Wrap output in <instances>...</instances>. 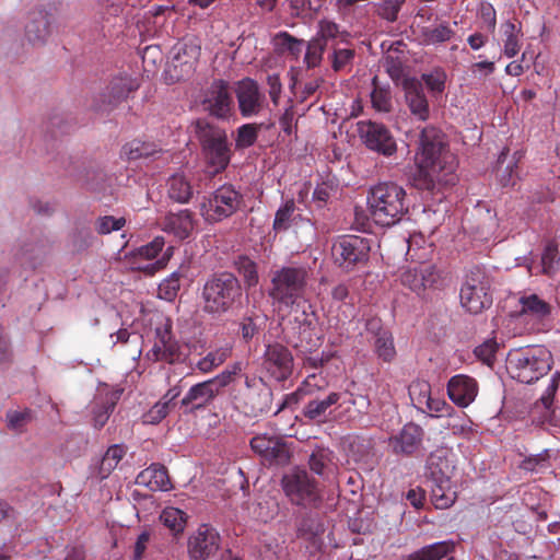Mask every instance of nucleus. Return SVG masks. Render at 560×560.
Listing matches in <instances>:
<instances>
[{
	"label": "nucleus",
	"mask_w": 560,
	"mask_h": 560,
	"mask_svg": "<svg viewBox=\"0 0 560 560\" xmlns=\"http://www.w3.org/2000/svg\"><path fill=\"white\" fill-rule=\"evenodd\" d=\"M415 162L416 168L409 174L408 183L425 198H434L457 182L456 156L450 150L446 136L435 127L420 131Z\"/></svg>",
	"instance_id": "obj_1"
},
{
	"label": "nucleus",
	"mask_w": 560,
	"mask_h": 560,
	"mask_svg": "<svg viewBox=\"0 0 560 560\" xmlns=\"http://www.w3.org/2000/svg\"><path fill=\"white\" fill-rule=\"evenodd\" d=\"M199 299L202 313L217 319L242 304L243 288L233 272L219 271L207 277Z\"/></svg>",
	"instance_id": "obj_2"
},
{
	"label": "nucleus",
	"mask_w": 560,
	"mask_h": 560,
	"mask_svg": "<svg viewBox=\"0 0 560 560\" xmlns=\"http://www.w3.org/2000/svg\"><path fill=\"white\" fill-rule=\"evenodd\" d=\"M189 129L201 148L206 173L210 177H214L224 172L232 158V144L225 129L207 118L192 120Z\"/></svg>",
	"instance_id": "obj_3"
},
{
	"label": "nucleus",
	"mask_w": 560,
	"mask_h": 560,
	"mask_svg": "<svg viewBox=\"0 0 560 560\" xmlns=\"http://www.w3.org/2000/svg\"><path fill=\"white\" fill-rule=\"evenodd\" d=\"M368 210L374 223L393 226L409 214L406 189L395 182H381L368 191Z\"/></svg>",
	"instance_id": "obj_4"
},
{
	"label": "nucleus",
	"mask_w": 560,
	"mask_h": 560,
	"mask_svg": "<svg viewBox=\"0 0 560 560\" xmlns=\"http://www.w3.org/2000/svg\"><path fill=\"white\" fill-rule=\"evenodd\" d=\"M551 364V352L544 346L512 349L506 357L509 374L524 384L537 382L550 371Z\"/></svg>",
	"instance_id": "obj_5"
},
{
	"label": "nucleus",
	"mask_w": 560,
	"mask_h": 560,
	"mask_svg": "<svg viewBox=\"0 0 560 560\" xmlns=\"http://www.w3.org/2000/svg\"><path fill=\"white\" fill-rule=\"evenodd\" d=\"M310 278L311 270L305 266H283L272 272L268 295L273 303L292 307L306 294Z\"/></svg>",
	"instance_id": "obj_6"
},
{
	"label": "nucleus",
	"mask_w": 560,
	"mask_h": 560,
	"mask_svg": "<svg viewBox=\"0 0 560 560\" xmlns=\"http://www.w3.org/2000/svg\"><path fill=\"white\" fill-rule=\"evenodd\" d=\"M280 486L292 505L313 510L323 503L318 481L303 468L295 467L283 474Z\"/></svg>",
	"instance_id": "obj_7"
},
{
	"label": "nucleus",
	"mask_w": 560,
	"mask_h": 560,
	"mask_svg": "<svg viewBox=\"0 0 560 560\" xmlns=\"http://www.w3.org/2000/svg\"><path fill=\"white\" fill-rule=\"evenodd\" d=\"M460 303L471 314H479L492 305L491 279L480 266L467 272L460 288Z\"/></svg>",
	"instance_id": "obj_8"
},
{
	"label": "nucleus",
	"mask_w": 560,
	"mask_h": 560,
	"mask_svg": "<svg viewBox=\"0 0 560 560\" xmlns=\"http://www.w3.org/2000/svg\"><path fill=\"white\" fill-rule=\"evenodd\" d=\"M372 240L357 235L339 236L332 244L335 264L349 272L366 266L370 259Z\"/></svg>",
	"instance_id": "obj_9"
},
{
	"label": "nucleus",
	"mask_w": 560,
	"mask_h": 560,
	"mask_svg": "<svg viewBox=\"0 0 560 560\" xmlns=\"http://www.w3.org/2000/svg\"><path fill=\"white\" fill-rule=\"evenodd\" d=\"M243 203L242 192L232 184H223L202 202L200 212L206 221L220 222L236 213Z\"/></svg>",
	"instance_id": "obj_10"
},
{
	"label": "nucleus",
	"mask_w": 560,
	"mask_h": 560,
	"mask_svg": "<svg viewBox=\"0 0 560 560\" xmlns=\"http://www.w3.org/2000/svg\"><path fill=\"white\" fill-rule=\"evenodd\" d=\"M357 131L365 148L385 158L397 152V141L387 126L373 120H361L357 124Z\"/></svg>",
	"instance_id": "obj_11"
},
{
	"label": "nucleus",
	"mask_w": 560,
	"mask_h": 560,
	"mask_svg": "<svg viewBox=\"0 0 560 560\" xmlns=\"http://www.w3.org/2000/svg\"><path fill=\"white\" fill-rule=\"evenodd\" d=\"M221 541L217 528L200 524L187 539V556L190 560H208L220 549Z\"/></svg>",
	"instance_id": "obj_12"
},
{
	"label": "nucleus",
	"mask_w": 560,
	"mask_h": 560,
	"mask_svg": "<svg viewBox=\"0 0 560 560\" xmlns=\"http://www.w3.org/2000/svg\"><path fill=\"white\" fill-rule=\"evenodd\" d=\"M252 450L268 465H285L290 462L291 451L288 443L279 436L256 435L250 440Z\"/></svg>",
	"instance_id": "obj_13"
},
{
	"label": "nucleus",
	"mask_w": 560,
	"mask_h": 560,
	"mask_svg": "<svg viewBox=\"0 0 560 560\" xmlns=\"http://www.w3.org/2000/svg\"><path fill=\"white\" fill-rule=\"evenodd\" d=\"M171 62L168 71L177 80L189 77L200 56V47L194 42H178L171 51Z\"/></svg>",
	"instance_id": "obj_14"
},
{
	"label": "nucleus",
	"mask_w": 560,
	"mask_h": 560,
	"mask_svg": "<svg viewBox=\"0 0 560 560\" xmlns=\"http://www.w3.org/2000/svg\"><path fill=\"white\" fill-rule=\"evenodd\" d=\"M137 89L131 79L118 78L110 82L106 91L96 96L92 109L101 114H109L120 103L126 101L129 94Z\"/></svg>",
	"instance_id": "obj_15"
},
{
	"label": "nucleus",
	"mask_w": 560,
	"mask_h": 560,
	"mask_svg": "<svg viewBox=\"0 0 560 560\" xmlns=\"http://www.w3.org/2000/svg\"><path fill=\"white\" fill-rule=\"evenodd\" d=\"M155 336L156 341L148 352V358L153 361H165L170 364L179 362L182 359L180 346L173 336L170 319L155 328Z\"/></svg>",
	"instance_id": "obj_16"
},
{
	"label": "nucleus",
	"mask_w": 560,
	"mask_h": 560,
	"mask_svg": "<svg viewBox=\"0 0 560 560\" xmlns=\"http://www.w3.org/2000/svg\"><path fill=\"white\" fill-rule=\"evenodd\" d=\"M52 15L44 8L28 12L24 25V38L33 47L44 46L51 35Z\"/></svg>",
	"instance_id": "obj_17"
},
{
	"label": "nucleus",
	"mask_w": 560,
	"mask_h": 560,
	"mask_svg": "<svg viewBox=\"0 0 560 560\" xmlns=\"http://www.w3.org/2000/svg\"><path fill=\"white\" fill-rule=\"evenodd\" d=\"M294 335L288 336V343L301 353H310L319 347V338L315 336V313L303 311L302 318L295 317Z\"/></svg>",
	"instance_id": "obj_18"
},
{
	"label": "nucleus",
	"mask_w": 560,
	"mask_h": 560,
	"mask_svg": "<svg viewBox=\"0 0 560 560\" xmlns=\"http://www.w3.org/2000/svg\"><path fill=\"white\" fill-rule=\"evenodd\" d=\"M265 365L276 381L283 382L292 374L293 357L285 346L275 342L267 346Z\"/></svg>",
	"instance_id": "obj_19"
},
{
	"label": "nucleus",
	"mask_w": 560,
	"mask_h": 560,
	"mask_svg": "<svg viewBox=\"0 0 560 560\" xmlns=\"http://www.w3.org/2000/svg\"><path fill=\"white\" fill-rule=\"evenodd\" d=\"M217 388L208 381L192 385L179 401L184 415H194L209 408L218 397Z\"/></svg>",
	"instance_id": "obj_20"
},
{
	"label": "nucleus",
	"mask_w": 560,
	"mask_h": 560,
	"mask_svg": "<svg viewBox=\"0 0 560 560\" xmlns=\"http://www.w3.org/2000/svg\"><path fill=\"white\" fill-rule=\"evenodd\" d=\"M236 98L243 117H252L261 112L265 95L260 92L256 81L245 78L237 83Z\"/></svg>",
	"instance_id": "obj_21"
},
{
	"label": "nucleus",
	"mask_w": 560,
	"mask_h": 560,
	"mask_svg": "<svg viewBox=\"0 0 560 560\" xmlns=\"http://www.w3.org/2000/svg\"><path fill=\"white\" fill-rule=\"evenodd\" d=\"M423 436L424 430L419 424L408 422L389 439V445L396 455L412 456L420 451Z\"/></svg>",
	"instance_id": "obj_22"
},
{
	"label": "nucleus",
	"mask_w": 560,
	"mask_h": 560,
	"mask_svg": "<svg viewBox=\"0 0 560 560\" xmlns=\"http://www.w3.org/2000/svg\"><path fill=\"white\" fill-rule=\"evenodd\" d=\"M440 279L439 270L430 264H421L401 275V283L418 295L422 294L428 288L434 287Z\"/></svg>",
	"instance_id": "obj_23"
},
{
	"label": "nucleus",
	"mask_w": 560,
	"mask_h": 560,
	"mask_svg": "<svg viewBox=\"0 0 560 560\" xmlns=\"http://www.w3.org/2000/svg\"><path fill=\"white\" fill-rule=\"evenodd\" d=\"M202 105L217 118L228 117L232 106L228 83L222 80L214 81L207 91Z\"/></svg>",
	"instance_id": "obj_24"
},
{
	"label": "nucleus",
	"mask_w": 560,
	"mask_h": 560,
	"mask_svg": "<svg viewBox=\"0 0 560 560\" xmlns=\"http://www.w3.org/2000/svg\"><path fill=\"white\" fill-rule=\"evenodd\" d=\"M404 90L411 114L420 120H427L430 116V108L422 82L416 78H407L404 80Z\"/></svg>",
	"instance_id": "obj_25"
},
{
	"label": "nucleus",
	"mask_w": 560,
	"mask_h": 560,
	"mask_svg": "<svg viewBox=\"0 0 560 560\" xmlns=\"http://www.w3.org/2000/svg\"><path fill=\"white\" fill-rule=\"evenodd\" d=\"M477 392V382L467 375H455L447 384L450 399L459 407L470 405L475 400Z\"/></svg>",
	"instance_id": "obj_26"
},
{
	"label": "nucleus",
	"mask_w": 560,
	"mask_h": 560,
	"mask_svg": "<svg viewBox=\"0 0 560 560\" xmlns=\"http://www.w3.org/2000/svg\"><path fill=\"white\" fill-rule=\"evenodd\" d=\"M454 466L448 459V451L446 448H438L433 451L427 459V477L430 482H446L451 480Z\"/></svg>",
	"instance_id": "obj_27"
},
{
	"label": "nucleus",
	"mask_w": 560,
	"mask_h": 560,
	"mask_svg": "<svg viewBox=\"0 0 560 560\" xmlns=\"http://www.w3.org/2000/svg\"><path fill=\"white\" fill-rule=\"evenodd\" d=\"M341 398L340 393L331 392L323 398L310 400L303 408L302 415L310 421L323 423L331 415V407Z\"/></svg>",
	"instance_id": "obj_28"
},
{
	"label": "nucleus",
	"mask_w": 560,
	"mask_h": 560,
	"mask_svg": "<svg viewBox=\"0 0 560 560\" xmlns=\"http://www.w3.org/2000/svg\"><path fill=\"white\" fill-rule=\"evenodd\" d=\"M273 393L271 388L261 385L259 388L252 389L245 401L244 412L250 417H258L271 411Z\"/></svg>",
	"instance_id": "obj_29"
},
{
	"label": "nucleus",
	"mask_w": 560,
	"mask_h": 560,
	"mask_svg": "<svg viewBox=\"0 0 560 560\" xmlns=\"http://www.w3.org/2000/svg\"><path fill=\"white\" fill-rule=\"evenodd\" d=\"M137 482L147 485L154 491H168L172 489L168 471L164 465L159 463H154L142 470L137 477Z\"/></svg>",
	"instance_id": "obj_30"
},
{
	"label": "nucleus",
	"mask_w": 560,
	"mask_h": 560,
	"mask_svg": "<svg viewBox=\"0 0 560 560\" xmlns=\"http://www.w3.org/2000/svg\"><path fill=\"white\" fill-rule=\"evenodd\" d=\"M122 390H110L104 396L100 395L92 408L93 424L95 429H102L107 422L110 413L114 411L118 400L120 399Z\"/></svg>",
	"instance_id": "obj_31"
},
{
	"label": "nucleus",
	"mask_w": 560,
	"mask_h": 560,
	"mask_svg": "<svg viewBox=\"0 0 560 560\" xmlns=\"http://www.w3.org/2000/svg\"><path fill=\"white\" fill-rule=\"evenodd\" d=\"M296 535L306 540H314L325 532L324 523L318 514L313 512H302L298 515Z\"/></svg>",
	"instance_id": "obj_32"
},
{
	"label": "nucleus",
	"mask_w": 560,
	"mask_h": 560,
	"mask_svg": "<svg viewBox=\"0 0 560 560\" xmlns=\"http://www.w3.org/2000/svg\"><path fill=\"white\" fill-rule=\"evenodd\" d=\"M162 152L161 147L153 141L133 139L121 148V154L128 161L141 159H155Z\"/></svg>",
	"instance_id": "obj_33"
},
{
	"label": "nucleus",
	"mask_w": 560,
	"mask_h": 560,
	"mask_svg": "<svg viewBox=\"0 0 560 560\" xmlns=\"http://www.w3.org/2000/svg\"><path fill=\"white\" fill-rule=\"evenodd\" d=\"M455 544L452 540H444L424 546L410 555L404 556L401 560H441L452 553Z\"/></svg>",
	"instance_id": "obj_34"
},
{
	"label": "nucleus",
	"mask_w": 560,
	"mask_h": 560,
	"mask_svg": "<svg viewBox=\"0 0 560 560\" xmlns=\"http://www.w3.org/2000/svg\"><path fill=\"white\" fill-rule=\"evenodd\" d=\"M165 230L173 233L177 238L189 237L194 230V220L189 210H182L178 213H171L165 219Z\"/></svg>",
	"instance_id": "obj_35"
},
{
	"label": "nucleus",
	"mask_w": 560,
	"mask_h": 560,
	"mask_svg": "<svg viewBox=\"0 0 560 560\" xmlns=\"http://www.w3.org/2000/svg\"><path fill=\"white\" fill-rule=\"evenodd\" d=\"M431 502L436 509L451 508L457 498L456 491L452 488L451 480L446 482H431Z\"/></svg>",
	"instance_id": "obj_36"
},
{
	"label": "nucleus",
	"mask_w": 560,
	"mask_h": 560,
	"mask_svg": "<svg viewBox=\"0 0 560 560\" xmlns=\"http://www.w3.org/2000/svg\"><path fill=\"white\" fill-rule=\"evenodd\" d=\"M521 314L529 315L537 319H545L551 314V305L537 294H529L520 299Z\"/></svg>",
	"instance_id": "obj_37"
},
{
	"label": "nucleus",
	"mask_w": 560,
	"mask_h": 560,
	"mask_svg": "<svg viewBox=\"0 0 560 560\" xmlns=\"http://www.w3.org/2000/svg\"><path fill=\"white\" fill-rule=\"evenodd\" d=\"M187 520L188 515L180 509L174 506H166L160 515V521L170 529L174 537L184 533Z\"/></svg>",
	"instance_id": "obj_38"
},
{
	"label": "nucleus",
	"mask_w": 560,
	"mask_h": 560,
	"mask_svg": "<svg viewBox=\"0 0 560 560\" xmlns=\"http://www.w3.org/2000/svg\"><path fill=\"white\" fill-rule=\"evenodd\" d=\"M126 452L127 448L122 444H114L109 446L101 459L98 467V477L101 479L107 478L110 475V472L117 467L119 462L124 458Z\"/></svg>",
	"instance_id": "obj_39"
},
{
	"label": "nucleus",
	"mask_w": 560,
	"mask_h": 560,
	"mask_svg": "<svg viewBox=\"0 0 560 560\" xmlns=\"http://www.w3.org/2000/svg\"><path fill=\"white\" fill-rule=\"evenodd\" d=\"M168 197L170 199L179 202L187 203L192 197V187L190 183L183 175H173L168 179Z\"/></svg>",
	"instance_id": "obj_40"
},
{
	"label": "nucleus",
	"mask_w": 560,
	"mask_h": 560,
	"mask_svg": "<svg viewBox=\"0 0 560 560\" xmlns=\"http://www.w3.org/2000/svg\"><path fill=\"white\" fill-rule=\"evenodd\" d=\"M275 126V122L269 124H245L238 127L237 135L235 139V147L236 149H247L252 147L257 138H258V131L261 128L270 129Z\"/></svg>",
	"instance_id": "obj_41"
},
{
	"label": "nucleus",
	"mask_w": 560,
	"mask_h": 560,
	"mask_svg": "<svg viewBox=\"0 0 560 560\" xmlns=\"http://www.w3.org/2000/svg\"><path fill=\"white\" fill-rule=\"evenodd\" d=\"M423 43L427 45H436L448 42L455 34L447 22L436 26H424L420 30Z\"/></svg>",
	"instance_id": "obj_42"
},
{
	"label": "nucleus",
	"mask_w": 560,
	"mask_h": 560,
	"mask_svg": "<svg viewBox=\"0 0 560 560\" xmlns=\"http://www.w3.org/2000/svg\"><path fill=\"white\" fill-rule=\"evenodd\" d=\"M376 357L383 362L390 363L396 358V348L392 331L370 341Z\"/></svg>",
	"instance_id": "obj_43"
},
{
	"label": "nucleus",
	"mask_w": 560,
	"mask_h": 560,
	"mask_svg": "<svg viewBox=\"0 0 560 560\" xmlns=\"http://www.w3.org/2000/svg\"><path fill=\"white\" fill-rule=\"evenodd\" d=\"M49 248L44 244H25L21 247L19 258L30 267L36 268L48 255Z\"/></svg>",
	"instance_id": "obj_44"
},
{
	"label": "nucleus",
	"mask_w": 560,
	"mask_h": 560,
	"mask_svg": "<svg viewBox=\"0 0 560 560\" xmlns=\"http://www.w3.org/2000/svg\"><path fill=\"white\" fill-rule=\"evenodd\" d=\"M234 266L238 273L243 277L244 283L247 289L254 288L259 282V276L257 270V265L247 256H238Z\"/></svg>",
	"instance_id": "obj_45"
},
{
	"label": "nucleus",
	"mask_w": 560,
	"mask_h": 560,
	"mask_svg": "<svg viewBox=\"0 0 560 560\" xmlns=\"http://www.w3.org/2000/svg\"><path fill=\"white\" fill-rule=\"evenodd\" d=\"M273 42L279 52L288 51L295 59L301 55L304 45L303 39H299L288 32L278 33L275 36Z\"/></svg>",
	"instance_id": "obj_46"
},
{
	"label": "nucleus",
	"mask_w": 560,
	"mask_h": 560,
	"mask_svg": "<svg viewBox=\"0 0 560 560\" xmlns=\"http://www.w3.org/2000/svg\"><path fill=\"white\" fill-rule=\"evenodd\" d=\"M373 91L371 93V102L373 107L378 112L387 113L392 108V94L388 86H381L377 77L372 80Z\"/></svg>",
	"instance_id": "obj_47"
},
{
	"label": "nucleus",
	"mask_w": 560,
	"mask_h": 560,
	"mask_svg": "<svg viewBox=\"0 0 560 560\" xmlns=\"http://www.w3.org/2000/svg\"><path fill=\"white\" fill-rule=\"evenodd\" d=\"M331 48L332 51L328 55V59L335 72L341 71L352 63L355 56L354 49L340 47L339 44H334Z\"/></svg>",
	"instance_id": "obj_48"
},
{
	"label": "nucleus",
	"mask_w": 560,
	"mask_h": 560,
	"mask_svg": "<svg viewBox=\"0 0 560 560\" xmlns=\"http://www.w3.org/2000/svg\"><path fill=\"white\" fill-rule=\"evenodd\" d=\"M94 242V236L90 229H75L70 235L69 246L73 253H83L88 250Z\"/></svg>",
	"instance_id": "obj_49"
},
{
	"label": "nucleus",
	"mask_w": 560,
	"mask_h": 560,
	"mask_svg": "<svg viewBox=\"0 0 560 560\" xmlns=\"http://www.w3.org/2000/svg\"><path fill=\"white\" fill-rule=\"evenodd\" d=\"M550 467V452L542 451L539 454L525 457L520 465V468L530 472H542Z\"/></svg>",
	"instance_id": "obj_50"
},
{
	"label": "nucleus",
	"mask_w": 560,
	"mask_h": 560,
	"mask_svg": "<svg viewBox=\"0 0 560 560\" xmlns=\"http://www.w3.org/2000/svg\"><path fill=\"white\" fill-rule=\"evenodd\" d=\"M33 419V411L28 408L18 411L8 410L5 413L7 427L14 432L22 433Z\"/></svg>",
	"instance_id": "obj_51"
},
{
	"label": "nucleus",
	"mask_w": 560,
	"mask_h": 560,
	"mask_svg": "<svg viewBox=\"0 0 560 560\" xmlns=\"http://www.w3.org/2000/svg\"><path fill=\"white\" fill-rule=\"evenodd\" d=\"M326 48L327 45L315 37L307 43L304 56V62L307 69H314L320 65Z\"/></svg>",
	"instance_id": "obj_52"
},
{
	"label": "nucleus",
	"mask_w": 560,
	"mask_h": 560,
	"mask_svg": "<svg viewBox=\"0 0 560 560\" xmlns=\"http://www.w3.org/2000/svg\"><path fill=\"white\" fill-rule=\"evenodd\" d=\"M295 210V203L293 199H289L281 206L275 215L273 230L276 232L287 231L291 225V219Z\"/></svg>",
	"instance_id": "obj_53"
},
{
	"label": "nucleus",
	"mask_w": 560,
	"mask_h": 560,
	"mask_svg": "<svg viewBox=\"0 0 560 560\" xmlns=\"http://www.w3.org/2000/svg\"><path fill=\"white\" fill-rule=\"evenodd\" d=\"M258 319L259 316L254 310L247 311L243 315L240 322V334L245 342H249L259 332Z\"/></svg>",
	"instance_id": "obj_54"
},
{
	"label": "nucleus",
	"mask_w": 560,
	"mask_h": 560,
	"mask_svg": "<svg viewBox=\"0 0 560 560\" xmlns=\"http://www.w3.org/2000/svg\"><path fill=\"white\" fill-rule=\"evenodd\" d=\"M332 452L325 447H316L308 458L311 470L317 475H323L327 465L331 462Z\"/></svg>",
	"instance_id": "obj_55"
},
{
	"label": "nucleus",
	"mask_w": 560,
	"mask_h": 560,
	"mask_svg": "<svg viewBox=\"0 0 560 560\" xmlns=\"http://www.w3.org/2000/svg\"><path fill=\"white\" fill-rule=\"evenodd\" d=\"M409 395L419 408L431 398V385L427 381L417 380L409 386Z\"/></svg>",
	"instance_id": "obj_56"
},
{
	"label": "nucleus",
	"mask_w": 560,
	"mask_h": 560,
	"mask_svg": "<svg viewBox=\"0 0 560 560\" xmlns=\"http://www.w3.org/2000/svg\"><path fill=\"white\" fill-rule=\"evenodd\" d=\"M557 389L555 381L548 386L546 393L534 405V411L541 412V418L547 420L552 415L553 395Z\"/></svg>",
	"instance_id": "obj_57"
},
{
	"label": "nucleus",
	"mask_w": 560,
	"mask_h": 560,
	"mask_svg": "<svg viewBox=\"0 0 560 560\" xmlns=\"http://www.w3.org/2000/svg\"><path fill=\"white\" fill-rule=\"evenodd\" d=\"M180 278L179 272H173L159 285V295L167 301L174 300L180 289Z\"/></svg>",
	"instance_id": "obj_58"
},
{
	"label": "nucleus",
	"mask_w": 560,
	"mask_h": 560,
	"mask_svg": "<svg viewBox=\"0 0 560 560\" xmlns=\"http://www.w3.org/2000/svg\"><path fill=\"white\" fill-rule=\"evenodd\" d=\"M226 358L228 352L225 350L211 351L196 363V368L203 373H208L221 365Z\"/></svg>",
	"instance_id": "obj_59"
},
{
	"label": "nucleus",
	"mask_w": 560,
	"mask_h": 560,
	"mask_svg": "<svg viewBox=\"0 0 560 560\" xmlns=\"http://www.w3.org/2000/svg\"><path fill=\"white\" fill-rule=\"evenodd\" d=\"M500 345L495 339H488L474 350L475 355L485 364L492 365Z\"/></svg>",
	"instance_id": "obj_60"
},
{
	"label": "nucleus",
	"mask_w": 560,
	"mask_h": 560,
	"mask_svg": "<svg viewBox=\"0 0 560 560\" xmlns=\"http://www.w3.org/2000/svg\"><path fill=\"white\" fill-rule=\"evenodd\" d=\"M559 252L557 245L549 243L546 245L541 255L542 270L546 275L551 276L556 272L559 264Z\"/></svg>",
	"instance_id": "obj_61"
},
{
	"label": "nucleus",
	"mask_w": 560,
	"mask_h": 560,
	"mask_svg": "<svg viewBox=\"0 0 560 560\" xmlns=\"http://www.w3.org/2000/svg\"><path fill=\"white\" fill-rule=\"evenodd\" d=\"M166 402L159 400L147 412L142 415L143 424H159L171 412Z\"/></svg>",
	"instance_id": "obj_62"
},
{
	"label": "nucleus",
	"mask_w": 560,
	"mask_h": 560,
	"mask_svg": "<svg viewBox=\"0 0 560 560\" xmlns=\"http://www.w3.org/2000/svg\"><path fill=\"white\" fill-rule=\"evenodd\" d=\"M341 34L338 24L328 20H322L318 23V32L315 38L320 39L322 43L328 46L329 40L337 39Z\"/></svg>",
	"instance_id": "obj_63"
},
{
	"label": "nucleus",
	"mask_w": 560,
	"mask_h": 560,
	"mask_svg": "<svg viewBox=\"0 0 560 560\" xmlns=\"http://www.w3.org/2000/svg\"><path fill=\"white\" fill-rule=\"evenodd\" d=\"M445 80L446 74L441 69H435L430 73H423L421 75V82L423 81L433 93H442L444 91Z\"/></svg>",
	"instance_id": "obj_64"
}]
</instances>
